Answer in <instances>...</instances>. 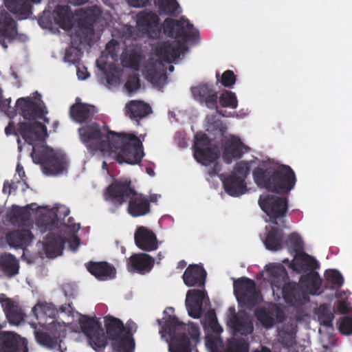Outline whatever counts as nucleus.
<instances>
[{
    "label": "nucleus",
    "instance_id": "f257e3e1",
    "mask_svg": "<svg viewBox=\"0 0 352 352\" xmlns=\"http://www.w3.org/2000/svg\"><path fill=\"white\" fill-rule=\"evenodd\" d=\"M23 121L19 124V132L28 146L32 147L31 157L34 164L41 166L43 174L56 175L63 173L67 167L65 156L45 145L43 139L47 136V130L40 120L48 122L45 117L47 111L37 96L21 98L16 102Z\"/></svg>",
    "mask_w": 352,
    "mask_h": 352
},
{
    "label": "nucleus",
    "instance_id": "f03ea898",
    "mask_svg": "<svg viewBox=\"0 0 352 352\" xmlns=\"http://www.w3.org/2000/svg\"><path fill=\"white\" fill-rule=\"evenodd\" d=\"M33 312L39 324V327H35L36 340L45 347H55L65 337L67 330L75 331L74 322L80 324L94 349L102 347L107 344V338L99 319L96 318L80 316L78 314L68 315L63 311H60L56 317L54 307L47 303L36 305Z\"/></svg>",
    "mask_w": 352,
    "mask_h": 352
},
{
    "label": "nucleus",
    "instance_id": "7ed1b4c3",
    "mask_svg": "<svg viewBox=\"0 0 352 352\" xmlns=\"http://www.w3.org/2000/svg\"><path fill=\"white\" fill-rule=\"evenodd\" d=\"M257 164L258 166L253 171V177L259 187L281 192L293 189L296 177L291 168L268 160L261 163L258 160L237 162L230 174L220 175L225 191L232 197L245 193V178L253 165Z\"/></svg>",
    "mask_w": 352,
    "mask_h": 352
},
{
    "label": "nucleus",
    "instance_id": "20e7f679",
    "mask_svg": "<svg viewBox=\"0 0 352 352\" xmlns=\"http://www.w3.org/2000/svg\"><path fill=\"white\" fill-rule=\"evenodd\" d=\"M81 142L98 155L113 158L119 164L135 165L143 156L142 141L131 133H116L89 122L78 129Z\"/></svg>",
    "mask_w": 352,
    "mask_h": 352
},
{
    "label": "nucleus",
    "instance_id": "39448f33",
    "mask_svg": "<svg viewBox=\"0 0 352 352\" xmlns=\"http://www.w3.org/2000/svg\"><path fill=\"white\" fill-rule=\"evenodd\" d=\"M164 34L172 39L156 50V54L149 63L144 67L142 73L152 82H155V77L163 76L164 72L162 61L170 63L175 61L187 50L186 43L195 38L197 30L188 21H175L167 19L164 22Z\"/></svg>",
    "mask_w": 352,
    "mask_h": 352
},
{
    "label": "nucleus",
    "instance_id": "423d86ee",
    "mask_svg": "<svg viewBox=\"0 0 352 352\" xmlns=\"http://www.w3.org/2000/svg\"><path fill=\"white\" fill-rule=\"evenodd\" d=\"M173 308H166L163 312V317L159 321L161 329L159 333L162 338L168 336L169 352H192V346L200 341L199 327L194 323L188 325L179 322L173 315Z\"/></svg>",
    "mask_w": 352,
    "mask_h": 352
},
{
    "label": "nucleus",
    "instance_id": "0eeeda50",
    "mask_svg": "<svg viewBox=\"0 0 352 352\" xmlns=\"http://www.w3.org/2000/svg\"><path fill=\"white\" fill-rule=\"evenodd\" d=\"M258 204L270 217L266 232L262 238L263 243L268 250H278L282 246L283 237L281 233L273 228V224L278 225L282 222V217L287 210V201L285 199L274 195H262Z\"/></svg>",
    "mask_w": 352,
    "mask_h": 352
},
{
    "label": "nucleus",
    "instance_id": "6e6552de",
    "mask_svg": "<svg viewBox=\"0 0 352 352\" xmlns=\"http://www.w3.org/2000/svg\"><path fill=\"white\" fill-rule=\"evenodd\" d=\"M130 197L128 211L133 217L144 215L148 212L149 206L147 199L141 194L132 192L129 184L115 181L107 189L105 199L118 206L122 204L124 195Z\"/></svg>",
    "mask_w": 352,
    "mask_h": 352
},
{
    "label": "nucleus",
    "instance_id": "1a4fd4ad",
    "mask_svg": "<svg viewBox=\"0 0 352 352\" xmlns=\"http://www.w3.org/2000/svg\"><path fill=\"white\" fill-rule=\"evenodd\" d=\"M107 335L113 340V347L118 352H133L135 342L125 332L122 322L116 318L107 316L103 318Z\"/></svg>",
    "mask_w": 352,
    "mask_h": 352
},
{
    "label": "nucleus",
    "instance_id": "9d476101",
    "mask_svg": "<svg viewBox=\"0 0 352 352\" xmlns=\"http://www.w3.org/2000/svg\"><path fill=\"white\" fill-rule=\"evenodd\" d=\"M34 205H31L30 208H19L16 207L17 214L15 215L14 218L17 220L21 218V220L27 221L28 217L32 215L33 212H35L36 217L41 219L46 223H54L56 219H60L63 217L67 216L69 213V210L67 207L62 205H56L52 208L47 207H39L36 209L33 208Z\"/></svg>",
    "mask_w": 352,
    "mask_h": 352
},
{
    "label": "nucleus",
    "instance_id": "9b49d317",
    "mask_svg": "<svg viewBox=\"0 0 352 352\" xmlns=\"http://www.w3.org/2000/svg\"><path fill=\"white\" fill-rule=\"evenodd\" d=\"M194 156L197 162L204 166L214 163L219 157L217 148L212 146L204 133H199L195 135Z\"/></svg>",
    "mask_w": 352,
    "mask_h": 352
},
{
    "label": "nucleus",
    "instance_id": "f8f14e48",
    "mask_svg": "<svg viewBox=\"0 0 352 352\" xmlns=\"http://www.w3.org/2000/svg\"><path fill=\"white\" fill-rule=\"evenodd\" d=\"M204 327L206 330L205 346L209 352H226L219 333L222 331L219 325L216 316L213 311H210L204 322Z\"/></svg>",
    "mask_w": 352,
    "mask_h": 352
},
{
    "label": "nucleus",
    "instance_id": "ddd939ff",
    "mask_svg": "<svg viewBox=\"0 0 352 352\" xmlns=\"http://www.w3.org/2000/svg\"><path fill=\"white\" fill-rule=\"evenodd\" d=\"M255 285L252 280L241 278L234 282L236 298L239 303L252 304L261 300L254 289Z\"/></svg>",
    "mask_w": 352,
    "mask_h": 352
},
{
    "label": "nucleus",
    "instance_id": "4468645a",
    "mask_svg": "<svg viewBox=\"0 0 352 352\" xmlns=\"http://www.w3.org/2000/svg\"><path fill=\"white\" fill-rule=\"evenodd\" d=\"M204 291L190 289L186 295L185 305L189 316L199 318L203 311V305L208 301Z\"/></svg>",
    "mask_w": 352,
    "mask_h": 352
},
{
    "label": "nucleus",
    "instance_id": "2eb2a0df",
    "mask_svg": "<svg viewBox=\"0 0 352 352\" xmlns=\"http://www.w3.org/2000/svg\"><path fill=\"white\" fill-rule=\"evenodd\" d=\"M159 19L151 12H141L137 16V28L142 34L155 37L160 32Z\"/></svg>",
    "mask_w": 352,
    "mask_h": 352
},
{
    "label": "nucleus",
    "instance_id": "dca6fc26",
    "mask_svg": "<svg viewBox=\"0 0 352 352\" xmlns=\"http://www.w3.org/2000/svg\"><path fill=\"white\" fill-rule=\"evenodd\" d=\"M0 352H28L25 340L10 332L0 338Z\"/></svg>",
    "mask_w": 352,
    "mask_h": 352
},
{
    "label": "nucleus",
    "instance_id": "f3484780",
    "mask_svg": "<svg viewBox=\"0 0 352 352\" xmlns=\"http://www.w3.org/2000/svg\"><path fill=\"white\" fill-rule=\"evenodd\" d=\"M134 239L138 248L145 251H153L157 248L155 234L148 228L140 226L135 232Z\"/></svg>",
    "mask_w": 352,
    "mask_h": 352
},
{
    "label": "nucleus",
    "instance_id": "a211bd4d",
    "mask_svg": "<svg viewBox=\"0 0 352 352\" xmlns=\"http://www.w3.org/2000/svg\"><path fill=\"white\" fill-rule=\"evenodd\" d=\"M154 265V259L145 253L131 255L127 263L128 270L133 272L144 274L151 270Z\"/></svg>",
    "mask_w": 352,
    "mask_h": 352
},
{
    "label": "nucleus",
    "instance_id": "6ab92c4d",
    "mask_svg": "<svg viewBox=\"0 0 352 352\" xmlns=\"http://www.w3.org/2000/svg\"><path fill=\"white\" fill-rule=\"evenodd\" d=\"M234 311L229 309L230 318L228 320V326L233 330L234 333H239L241 335L250 334L253 331V324L249 317L242 313L237 316H233Z\"/></svg>",
    "mask_w": 352,
    "mask_h": 352
},
{
    "label": "nucleus",
    "instance_id": "aec40b11",
    "mask_svg": "<svg viewBox=\"0 0 352 352\" xmlns=\"http://www.w3.org/2000/svg\"><path fill=\"white\" fill-rule=\"evenodd\" d=\"M0 304L10 323L19 325L23 320V315L21 309L10 298L3 294L0 295Z\"/></svg>",
    "mask_w": 352,
    "mask_h": 352
},
{
    "label": "nucleus",
    "instance_id": "412c9836",
    "mask_svg": "<svg viewBox=\"0 0 352 352\" xmlns=\"http://www.w3.org/2000/svg\"><path fill=\"white\" fill-rule=\"evenodd\" d=\"M247 151V147L238 138H230L224 146L223 157L226 163H230L231 160L239 157Z\"/></svg>",
    "mask_w": 352,
    "mask_h": 352
},
{
    "label": "nucleus",
    "instance_id": "4be33fe9",
    "mask_svg": "<svg viewBox=\"0 0 352 352\" xmlns=\"http://www.w3.org/2000/svg\"><path fill=\"white\" fill-rule=\"evenodd\" d=\"M206 276V272L201 265H189L183 274V280L187 287H193L204 285Z\"/></svg>",
    "mask_w": 352,
    "mask_h": 352
},
{
    "label": "nucleus",
    "instance_id": "5701e85b",
    "mask_svg": "<svg viewBox=\"0 0 352 352\" xmlns=\"http://www.w3.org/2000/svg\"><path fill=\"white\" fill-rule=\"evenodd\" d=\"M7 240L10 246L24 249L32 243L33 236L30 230L22 229L10 233Z\"/></svg>",
    "mask_w": 352,
    "mask_h": 352
},
{
    "label": "nucleus",
    "instance_id": "b1692460",
    "mask_svg": "<svg viewBox=\"0 0 352 352\" xmlns=\"http://www.w3.org/2000/svg\"><path fill=\"white\" fill-rule=\"evenodd\" d=\"M88 271L96 278L105 280L115 276V269L105 262L90 263L87 265Z\"/></svg>",
    "mask_w": 352,
    "mask_h": 352
},
{
    "label": "nucleus",
    "instance_id": "393cba45",
    "mask_svg": "<svg viewBox=\"0 0 352 352\" xmlns=\"http://www.w3.org/2000/svg\"><path fill=\"white\" fill-rule=\"evenodd\" d=\"M265 275L272 282L274 294L275 293L274 287H276L278 289L287 276L285 269L281 265L272 264L266 266Z\"/></svg>",
    "mask_w": 352,
    "mask_h": 352
},
{
    "label": "nucleus",
    "instance_id": "a878e982",
    "mask_svg": "<svg viewBox=\"0 0 352 352\" xmlns=\"http://www.w3.org/2000/svg\"><path fill=\"white\" fill-rule=\"evenodd\" d=\"M127 115L135 119L143 118L151 112L150 106L142 101L133 100L126 106Z\"/></svg>",
    "mask_w": 352,
    "mask_h": 352
},
{
    "label": "nucleus",
    "instance_id": "bb28decb",
    "mask_svg": "<svg viewBox=\"0 0 352 352\" xmlns=\"http://www.w3.org/2000/svg\"><path fill=\"white\" fill-rule=\"evenodd\" d=\"M94 111L93 107L82 104L78 100H76V103L70 109V116L74 121L81 122L93 113Z\"/></svg>",
    "mask_w": 352,
    "mask_h": 352
},
{
    "label": "nucleus",
    "instance_id": "cd10ccee",
    "mask_svg": "<svg viewBox=\"0 0 352 352\" xmlns=\"http://www.w3.org/2000/svg\"><path fill=\"white\" fill-rule=\"evenodd\" d=\"M39 245L43 246V250L48 257L54 258L62 254L63 249L62 242L57 238L50 236Z\"/></svg>",
    "mask_w": 352,
    "mask_h": 352
},
{
    "label": "nucleus",
    "instance_id": "c85d7f7f",
    "mask_svg": "<svg viewBox=\"0 0 352 352\" xmlns=\"http://www.w3.org/2000/svg\"><path fill=\"white\" fill-rule=\"evenodd\" d=\"M54 23L63 29H69L71 26L70 14L68 8L58 6L53 12Z\"/></svg>",
    "mask_w": 352,
    "mask_h": 352
},
{
    "label": "nucleus",
    "instance_id": "c756f323",
    "mask_svg": "<svg viewBox=\"0 0 352 352\" xmlns=\"http://www.w3.org/2000/svg\"><path fill=\"white\" fill-rule=\"evenodd\" d=\"M316 265V261L314 258L302 252H298L295 255L292 264L294 269L298 271L314 267Z\"/></svg>",
    "mask_w": 352,
    "mask_h": 352
},
{
    "label": "nucleus",
    "instance_id": "7c9ffc66",
    "mask_svg": "<svg viewBox=\"0 0 352 352\" xmlns=\"http://www.w3.org/2000/svg\"><path fill=\"white\" fill-rule=\"evenodd\" d=\"M296 287L297 286L296 284L289 283L283 287L282 292L283 296L285 301L295 305L307 300L305 297H303L302 299L300 298V294L296 291Z\"/></svg>",
    "mask_w": 352,
    "mask_h": 352
},
{
    "label": "nucleus",
    "instance_id": "2f4dec72",
    "mask_svg": "<svg viewBox=\"0 0 352 352\" xmlns=\"http://www.w3.org/2000/svg\"><path fill=\"white\" fill-rule=\"evenodd\" d=\"M0 267L8 276L15 275L19 271V265L16 258L10 254L0 258Z\"/></svg>",
    "mask_w": 352,
    "mask_h": 352
},
{
    "label": "nucleus",
    "instance_id": "473e14b6",
    "mask_svg": "<svg viewBox=\"0 0 352 352\" xmlns=\"http://www.w3.org/2000/svg\"><path fill=\"white\" fill-rule=\"evenodd\" d=\"M16 36V29L15 22L9 17L6 18L5 24L3 28L0 29V43L6 48L4 41L2 38L12 40Z\"/></svg>",
    "mask_w": 352,
    "mask_h": 352
},
{
    "label": "nucleus",
    "instance_id": "72a5a7b5",
    "mask_svg": "<svg viewBox=\"0 0 352 352\" xmlns=\"http://www.w3.org/2000/svg\"><path fill=\"white\" fill-rule=\"evenodd\" d=\"M301 283L305 289L311 294H316L321 285V280L315 272H311L306 278H302Z\"/></svg>",
    "mask_w": 352,
    "mask_h": 352
},
{
    "label": "nucleus",
    "instance_id": "f704fd0d",
    "mask_svg": "<svg viewBox=\"0 0 352 352\" xmlns=\"http://www.w3.org/2000/svg\"><path fill=\"white\" fill-rule=\"evenodd\" d=\"M154 2L160 12L170 14L179 12V7L176 0H154Z\"/></svg>",
    "mask_w": 352,
    "mask_h": 352
},
{
    "label": "nucleus",
    "instance_id": "c9c22d12",
    "mask_svg": "<svg viewBox=\"0 0 352 352\" xmlns=\"http://www.w3.org/2000/svg\"><path fill=\"white\" fill-rule=\"evenodd\" d=\"M142 56L137 53L127 54L126 53L122 57V64L124 67L131 68L138 71L140 67Z\"/></svg>",
    "mask_w": 352,
    "mask_h": 352
},
{
    "label": "nucleus",
    "instance_id": "e433bc0d",
    "mask_svg": "<svg viewBox=\"0 0 352 352\" xmlns=\"http://www.w3.org/2000/svg\"><path fill=\"white\" fill-rule=\"evenodd\" d=\"M219 102L222 107L236 109L238 101L235 94L231 91H226L221 94Z\"/></svg>",
    "mask_w": 352,
    "mask_h": 352
},
{
    "label": "nucleus",
    "instance_id": "4c0bfd02",
    "mask_svg": "<svg viewBox=\"0 0 352 352\" xmlns=\"http://www.w3.org/2000/svg\"><path fill=\"white\" fill-rule=\"evenodd\" d=\"M226 352H248V344L243 340L232 339L229 342Z\"/></svg>",
    "mask_w": 352,
    "mask_h": 352
},
{
    "label": "nucleus",
    "instance_id": "58836bf2",
    "mask_svg": "<svg viewBox=\"0 0 352 352\" xmlns=\"http://www.w3.org/2000/svg\"><path fill=\"white\" fill-rule=\"evenodd\" d=\"M272 314V313L270 314V312L265 310H258L256 311V317L257 319L260 321V322L265 327H270L274 324V318L270 316Z\"/></svg>",
    "mask_w": 352,
    "mask_h": 352
},
{
    "label": "nucleus",
    "instance_id": "ea45409f",
    "mask_svg": "<svg viewBox=\"0 0 352 352\" xmlns=\"http://www.w3.org/2000/svg\"><path fill=\"white\" fill-rule=\"evenodd\" d=\"M326 280L333 284L341 285L343 283V278L341 274L336 270H327L325 274Z\"/></svg>",
    "mask_w": 352,
    "mask_h": 352
},
{
    "label": "nucleus",
    "instance_id": "a19ab883",
    "mask_svg": "<svg viewBox=\"0 0 352 352\" xmlns=\"http://www.w3.org/2000/svg\"><path fill=\"white\" fill-rule=\"evenodd\" d=\"M339 331L344 335L352 334V318L344 317L342 319L339 325Z\"/></svg>",
    "mask_w": 352,
    "mask_h": 352
},
{
    "label": "nucleus",
    "instance_id": "79ce46f5",
    "mask_svg": "<svg viewBox=\"0 0 352 352\" xmlns=\"http://www.w3.org/2000/svg\"><path fill=\"white\" fill-rule=\"evenodd\" d=\"M287 246L295 251H298L301 249L302 241L298 234L293 233L289 236Z\"/></svg>",
    "mask_w": 352,
    "mask_h": 352
},
{
    "label": "nucleus",
    "instance_id": "37998d69",
    "mask_svg": "<svg viewBox=\"0 0 352 352\" xmlns=\"http://www.w3.org/2000/svg\"><path fill=\"white\" fill-rule=\"evenodd\" d=\"M236 82V77L234 73L228 70L225 72L221 76V83L225 87H230L233 85Z\"/></svg>",
    "mask_w": 352,
    "mask_h": 352
},
{
    "label": "nucleus",
    "instance_id": "c03bdc74",
    "mask_svg": "<svg viewBox=\"0 0 352 352\" xmlns=\"http://www.w3.org/2000/svg\"><path fill=\"white\" fill-rule=\"evenodd\" d=\"M125 87L129 92L136 91L140 87L138 78L135 76L130 78L126 82Z\"/></svg>",
    "mask_w": 352,
    "mask_h": 352
},
{
    "label": "nucleus",
    "instance_id": "a18cd8bd",
    "mask_svg": "<svg viewBox=\"0 0 352 352\" xmlns=\"http://www.w3.org/2000/svg\"><path fill=\"white\" fill-rule=\"evenodd\" d=\"M127 3L134 8H142L146 6L149 0H126Z\"/></svg>",
    "mask_w": 352,
    "mask_h": 352
},
{
    "label": "nucleus",
    "instance_id": "49530a36",
    "mask_svg": "<svg viewBox=\"0 0 352 352\" xmlns=\"http://www.w3.org/2000/svg\"><path fill=\"white\" fill-rule=\"evenodd\" d=\"M76 74L78 78L81 80H85L89 76L87 68L85 67H78Z\"/></svg>",
    "mask_w": 352,
    "mask_h": 352
},
{
    "label": "nucleus",
    "instance_id": "de8ad7c7",
    "mask_svg": "<svg viewBox=\"0 0 352 352\" xmlns=\"http://www.w3.org/2000/svg\"><path fill=\"white\" fill-rule=\"evenodd\" d=\"M338 309L341 314L350 313L352 310V308L345 301L339 302Z\"/></svg>",
    "mask_w": 352,
    "mask_h": 352
},
{
    "label": "nucleus",
    "instance_id": "09e8293b",
    "mask_svg": "<svg viewBox=\"0 0 352 352\" xmlns=\"http://www.w3.org/2000/svg\"><path fill=\"white\" fill-rule=\"evenodd\" d=\"M79 245V239L75 235H72L69 241V249L76 251Z\"/></svg>",
    "mask_w": 352,
    "mask_h": 352
},
{
    "label": "nucleus",
    "instance_id": "8fccbe9b",
    "mask_svg": "<svg viewBox=\"0 0 352 352\" xmlns=\"http://www.w3.org/2000/svg\"><path fill=\"white\" fill-rule=\"evenodd\" d=\"M108 54L111 56V58H113V56L116 54L115 51L116 50V43L113 41H111L109 42L107 44V48H106Z\"/></svg>",
    "mask_w": 352,
    "mask_h": 352
},
{
    "label": "nucleus",
    "instance_id": "3c124183",
    "mask_svg": "<svg viewBox=\"0 0 352 352\" xmlns=\"http://www.w3.org/2000/svg\"><path fill=\"white\" fill-rule=\"evenodd\" d=\"M125 329V332L126 333H129L130 336H131V333L133 331H135V329H136V324L132 322V321H129L126 324V328H124ZM132 338V336H131Z\"/></svg>",
    "mask_w": 352,
    "mask_h": 352
},
{
    "label": "nucleus",
    "instance_id": "603ef678",
    "mask_svg": "<svg viewBox=\"0 0 352 352\" xmlns=\"http://www.w3.org/2000/svg\"><path fill=\"white\" fill-rule=\"evenodd\" d=\"M216 98H217V96H216V95H214V94L209 95L208 96V98L206 100V102L207 106L209 108H213L214 107V102L216 100Z\"/></svg>",
    "mask_w": 352,
    "mask_h": 352
},
{
    "label": "nucleus",
    "instance_id": "864d4df0",
    "mask_svg": "<svg viewBox=\"0 0 352 352\" xmlns=\"http://www.w3.org/2000/svg\"><path fill=\"white\" fill-rule=\"evenodd\" d=\"M97 65L104 74H106L107 68H106L105 62H104V60L103 57H101L97 61Z\"/></svg>",
    "mask_w": 352,
    "mask_h": 352
},
{
    "label": "nucleus",
    "instance_id": "5fc2aeb1",
    "mask_svg": "<svg viewBox=\"0 0 352 352\" xmlns=\"http://www.w3.org/2000/svg\"><path fill=\"white\" fill-rule=\"evenodd\" d=\"M11 189H12L11 184L8 182H5L3 188V192L9 195L11 193V191H12Z\"/></svg>",
    "mask_w": 352,
    "mask_h": 352
},
{
    "label": "nucleus",
    "instance_id": "6e6d98bb",
    "mask_svg": "<svg viewBox=\"0 0 352 352\" xmlns=\"http://www.w3.org/2000/svg\"><path fill=\"white\" fill-rule=\"evenodd\" d=\"M16 171L19 175V177H23L25 176V172L23 168L19 164L17 165Z\"/></svg>",
    "mask_w": 352,
    "mask_h": 352
},
{
    "label": "nucleus",
    "instance_id": "4d7b16f0",
    "mask_svg": "<svg viewBox=\"0 0 352 352\" xmlns=\"http://www.w3.org/2000/svg\"><path fill=\"white\" fill-rule=\"evenodd\" d=\"M13 126L12 124H10L8 126L6 127L5 129V133L6 135H10L11 134L12 131V129H13Z\"/></svg>",
    "mask_w": 352,
    "mask_h": 352
},
{
    "label": "nucleus",
    "instance_id": "13d9d810",
    "mask_svg": "<svg viewBox=\"0 0 352 352\" xmlns=\"http://www.w3.org/2000/svg\"><path fill=\"white\" fill-rule=\"evenodd\" d=\"M254 352H270V351L267 348H262L261 351H255Z\"/></svg>",
    "mask_w": 352,
    "mask_h": 352
},
{
    "label": "nucleus",
    "instance_id": "bf43d9fd",
    "mask_svg": "<svg viewBox=\"0 0 352 352\" xmlns=\"http://www.w3.org/2000/svg\"><path fill=\"white\" fill-rule=\"evenodd\" d=\"M287 338H288L289 340H292V338H293V331H290L287 334Z\"/></svg>",
    "mask_w": 352,
    "mask_h": 352
},
{
    "label": "nucleus",
    "instance_id": "052dcab7",
    "mask_svg": "<svg viewBox=\"0 0 352 352\" xmlns=\"http://www.w3.org/2000/svg\"><path fill=\"white\" fill-rule=\"evenodd\" d=\"M79 229H80L79 225H76V226H74L73 231L75 232V231L78 230Z\"/></svg>",
    "mask_w": 352,
    "mask_h": 352
},
{
    "label": "nucleus",
    "instance_id": "680f3d73",
    "mask_svg": "<svg viewBox=\"0 0 352 352\" xmlns=\"http://www.w3.org/2000/svg\"><path fill=\"white\" fill-rule=\"evenodd\" d=\"M18 143H19V151H21V149H22V144L21 143V140H18Z\"/></svg>",
    "mask_w": 352,
    "mask_h": 352
},
{
    "label": "nucleus",
    "instance_id": "e2e57ef3",
    "mask_svg": "<svg viewBox=\"0 0 352 352\" xmlns=\"http://www.w3.org/2000/svg\"><path fill=\"white\" fill-rule=\"evenodd\" d=\"M6 114L10 116V117H12L14 116V113L13 112H9V111H7L6 112Z\"/></svg>",
    "mask_w": 352,
    "mask_h": 352
},
{
    "label": "nucleus",
    "instance_id": "0e129e2a",
    "mask_svg": "<svg viewBox=\"0 0 352 352\" xmlns=\"http://www.w3.org/2000/svg\"><path fill=\"white\" fill-rule=\"evenodd\" d=\"M279 336H280L281 338L284 339V338H285V337H284V333H283V331H280V332H279Z\"/></svg>",
    "mask_w": 352,
    "mask_h": 352
},
{
    "label": "nucleus",
    "instance_id": "69168bd1",
    "mask_svg": "<svg viewBox=\"0 0 352 352\" xmlns=\"http://www.w3.org/2000/svg\"><path fill=\"white\" fill-rule=\"evenodd\" d=\"M30 1L33 3H40V1H41V0H30Z\"/></svg>",
    "mask_w": 352,
    "mask_h": 352
},
{
    "label": "nucleus",
    "instance_id": "338daca9",
    "mask_svg": "<svg viewBox=\"0 0 352 352\" xmlns=\"http://www.w3.org/2000/svg\"><path fill=\"white\" fill-rule=\"evenodd\" d=\"M198 91H199V89L198 88H195V89H193L194 94H196Z\"/></svg>",
    "mask_w": 352,
    "mask_h": 352
},
{
    "label": "nucleus",
    "instance_id": "774afa93",
    "mask_svg": "<svg viewBox=\"0 0 352 352\" xmlns=\"http://www.w3.org/2000/svg\"><path fill=\"white\" fill-rule=\"evenodd\" d=\"M107 166L106 162H103L102 167L104 168Z\"/></svg>",
    "mask_w": 352,
    "mask_h": 352
}]
</instances>
